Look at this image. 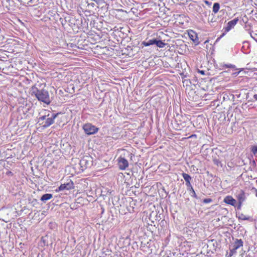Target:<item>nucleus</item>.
I'll use <instances>...</instances> for the list:
<instances>
[{"label": "nucleus", "instance_id": "f03ea898", "mask_svg": "<svg viewBox=\"0 0 257 257\" xmlns=\"http://www.w3.org/2000/svg\"><path fill=\"white\" fill-rule=\"evenodd\" d=\"M58 114L45 110L44 115L39 117V122L43 127H47L54 123Z\"/></svg>", "mask_w": 257, "mask_h": 257}, {"label": "nucleus", "instance_id": "423d86ee", "mask_svg": "<svg viewBox=\"0 0 257 257\" xmlns=\"http://www.w3.org/2000/svg\"><path fill=\"white\" fill-rule=\"evenodd\" d=\"M189 38L196 45L199 44V40L197 33L193 30H190L188 33Z\"/></svg>", "mask_w": 257, "mask_h": 257}, {"label": "nucleus", "instance_id": "6ab92c4d", "mask_svg": "<svg viewBox=\"0 0 257 257\" xmlns=\"http://www.w3.org/2000/svg\"><path fill=\"white\" fill-rule=\"evenodd\" d=\"M187 187L188 188V189H191V187H192V185H191L190 181H188L186 182L185 183Z\"/></svg>", "mask_w": 257, "mask_h": 257}, {"label": "nucleus", "instance_id": "4468645a", "mask_svg": "<svg viewBox=\"0 0 257 257\" xmlns=\"http://www.w3.org/2000/svg\"><path fill=\"white\" fill-rule=\"evenodd\" d=\"M182 176H183L184 179L185 180V182L190 181V180L191 179L190 176L186 173H183L182 174Z\"/></svg>", "mask_w": 257, "mask_h": 257}, {"label": "nucleus", "instance_id": "f257e3e1", "mask_svg": "<svg viewBox=\"0 0 257 257\" xmlns=\"http://www.w3.org/2000/svg\"><path fill=\"white\" fill-rule=\"evenodd\" d=\"M32 94L38 99L39 101L43 102L47 104L50 103L51 100L48 91L44 89H38L36 87L32 88Z\"/></svg>", "mask_w": 257, "mask_h": 257}, {"label": "nucleus", "instance_id": "9b49d317", "mask_svg": "<svg viewBox=\"0 0 257 257\" xmlns=\"http://www.w3.org/2000/svg\"><path fill=\"white\" fill-rule=\"evenodd\" d=\"M53 197L51 194H45L41 198V200L45 202L46 201L51 199Z\"/></svg>", "mask_w": 257, "mask_h": 257}, {"label": "nucleus", "instance_id": "dca6fc26", "mask_svg": "<svg viewBox=\"0 0 257 257\" xmlns=\"http://www.w3.org/2000/svg\"><path fill=\"white\" fill-rule=\"evenodd\" d=\"M251 152L255 157H257V146H254L251 147Z\"/></svg>", "mask_w": 257, "mask_h": 257}, {"label": "nucleus", "instance_id": "393cba45", "mask_svg": "<svg viewBox=\"0 0 257 257\" xmlns=\"http://www.w3.org/2000/svg\"><path fill=\"white\" fill-rule=\"evenodd\" d=\"M250 36L252 38H253L254 40H255L257 42V40L255 39L254 37H253V36L251 34H250Z\"/></svg>", "mask_w": 257, "mask_h": 257}, {"label": "nucleus", "instance_id": "9d476101", "mask_svg": "<svg viewBox=\"0 0 257 257\" xmlns=\"http://www.w3.org/2000/svg\"><path fill=\"white\" fill-rule=\"evenodd\" d=\"M156 39H151L142 42V44L145 46H149L156 44Z\"/></svg>", "mask_w": 257, "mask_h": 257}, {"label": "nucleus", "instance_id": "a878e982", "mask_svg": "<svg viewBox=\"0 0 257 257\" xmlns=\"http://www.w3.org/2000/svg\"><path fill=\"white\" fill-rule=\"evenodd\" d=\"M239 72H236V73H235V74L236 75H238V74H239Z\"/></svg>", "mask_w": 257, "mask_h": 257}, {"label": "nucleus", "instance_id": "5701e85b", "mask_svg": "<svg viewBox=\"0 0 257 257\" xmlns=\"http://www.w3.org/2000/svg\"><path fill=\"white\" fill-rule=\"evenodd\" d=\"M86 161L85 159H82L80 161V164L81 165H83L84 163H86Z\"/></svg>", "mask_w": 257, "mask_h": 257}, {"label": "nucleus", "instance_id": "1a4fd4ad", "mask_svg": "<svg viewBox=\"0 0 257 257\" xmlns=\"http://www.w3.org/2000/svg\"><path fill=\"white\" fill-rule=\"evenodd\" d=\"M238 21V19H234L233 20H231V21H229L227 23V26L225 28V31H227V32H228L231 29L234 28V27L237 24Z\"/></svg>", "mask_w": 257, "mask_h": 257}, {"label": "nucleus", "instance_id": "7ed1b4c3", "mask_svg": "<svg viewBox=\"0 0 257 257\" xmlns=\"http://www.w3.org/2000/svg\"><path fill=\"white\" fill-rule=\"evenodd\" d=\"M82 128L86 134L88 135H94L97 133L99 130L98 128L90 123L84 124Z\"/></svg>", "mask_w": 257, "mask_h": 257}, {"label": "nucleus", "instance_id": "a211bd4d", "mask_svg": "<svg viewBox=\"0 0 257 257\" xmlns=\"http://www.w3.org/2000/svg\"><path fill=\"white\" fill-rule=\"evenodd\" d=\"M239 218L240 219L243 220H246L249 219V217H247V216H245L244 215L241 214L239 216Z\"/></svg>", "mask_w": 257, "mask_h": 257}, {"label": "nucleus", "instance_id": "20e7f679", "mask_svg": "<svg viewBox=\"0 0 257 257\" xmlns=\"http://www.w3.org/2000/svg\"><path fill=\"white\" fill-rule=\"evenodd\" d=\"M243 246V241L241 239H236L230 247L229 256H231L236 253V250L241 246Z\"/></svg>", "mask_w": 257, "mask_h": 257}, {"label": "nucleus", "instance_id": "39448f33", "mask_svg": "<svg viewBox=\"0 0 257 257\" xmlns=\"http://www.w3.org/2000/svg\"><path fill=\"white\" fill-rule=\"evenodd\" d=\"M119 168L120 170H125L128 166L127 160L124 158L120 157L118 159Z\"/></svg>", "mask_w": 257, "mask_h": 257}, {"label": "nucleus", "instance_id": "b1692460", "mask_svg": "<svg viewBox=\"0 0 257 257\" xmlns=\"http://www.w3.org/2000/svg\"><path fill=\"white\" fill-rule=\"evenodd\" d=\"M253 98L255 100H257V94L253 95Z\"/></svg>", "mask_w": 257, "mask_h": 257}, {"label": "nucleus", "instance_id": "412c9836", "mask_svg": "<svg viewBox=\"0 0 257 257\" xmlns=\"http://www.w3.org/2000/svg\"><path fill=\"white\" fill-rule=\"evenodd\" d=\"M224 66L226 68H233L234 67V66L232 64H225Z\"/></svg>", "mask_w": 257, "mask_h": 257}, {"label": "nucleus", "instance_id": "0eeeda50", "mask_svg": "<svg viewBox=\"0 0 257 257\" xmlns=\"http://www.w3.org/2000/svg\"><path fill=\"white\" fill-rule=\"evenodd\" d=\"M237 198L238 201V208L239 209L241 206L242 203L245 200V196L243 191H240L237 195Z\"/></svg>", "mask_w": 257, "mask_h": 257}, {"label": "nucleus", "instance_id": "2eb2a0df", "mask_svg": "<svg viewBox=\"0 0 257 257\" xmlns=\"http://www.w3.org/2000/svg\"><path fill=\"white\" fill-rule=\"evenodd\" d=\"M66 190H70L74 188V184L72 181H70L69 183L65 184Z\"/></svg>", "mask_w": 257, "mask_h": 257}, {"label": "nucleus", "instance_id": "f3484780", "mask_svg": "<svg viewBox=\"0 0 257 257\" xmlns=\"http://www.w3.org/2000/svg\"><path fill=\"white\" fill-rule=\"evenodd\" d=\"M64 190H66L65 184H61L59 187L58 189L56 190V191H63Z\"/></svg>", "mask_w": 257, "mask_h": 257}, {"label": "nucleus", "instance_id": "f8f14e48", "mask_svg": "<svg viewBox=\"0 0 257 257\" xmlns=\"http://www.w3.org/2000/svg\"><path fill=\"white\" fill-rule=\"evenodd\" d=\"M155 45H156V46L160 48H164L166 44L164 42H163L162 41H161V40H156Z\"/></svg>", "mask_w": 257, "mask_h": 257}, {"label": "nucleus", "instance_id": "4be33fe9", "mask_svg": "<svg viewBox=\"0 0 257 257\" xmlns=\"http://www.w3.org/2000/svg\"><path fill=\"white\" fill-rule=\"evenodd\" d=\"M211 201V199H205L203 200V202L206 203H209Z\"/></svg>", "mask_w": 257, "mask_h": 257}, {"label": "nucleus", "instance_id": "ddd939ff", "mask_svg": "<svg viewBox=\"0 0 257 257\" xmlns=\"http://www.w3.org/2000/svg\"><path fill=\"white\" fill-rule=\"evenodd\" d=\"M219 8H220V5L218 3H214L213 5V12L214 13H217L219 11Z\"/></svg>", "mask_w": 257, "mask_h": 257}, {"label": "nucleus", "instance_id": "aec40b11", "mask_svg": "<svg viewBox=\"0 0 257 257\" xmlns=\"http://www.w3.org/2000/svg\"><path fill=\"white\" fill-rule=\"evenodd\" d=\"M190 191L192 192V193H193L192 196H194L195 197H196V193H195V191H194V189H193V187H191V189H190Z\"/></svg>", "mask_w": 257, "mask_h": 257}, {"label": "nucleus", "instance_id": "6e6552de", "mask_svg": "<svg viewBox=\"0 0 257 257\" xmlns=\"http://www.w3.org/2000/svg\"><path fill=\"white\" fill-rule=\"evenodd\" d=\"M224 202L228 204L235 206L236 204V201L231 196H227L224 198Z\"/></svg>", "mask_w": 257, "mask_h": 257}]
</instances>
